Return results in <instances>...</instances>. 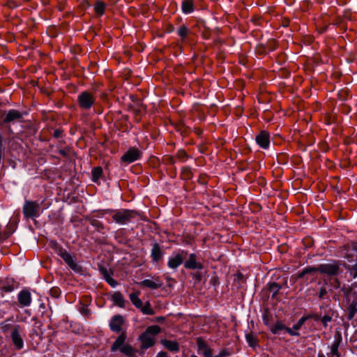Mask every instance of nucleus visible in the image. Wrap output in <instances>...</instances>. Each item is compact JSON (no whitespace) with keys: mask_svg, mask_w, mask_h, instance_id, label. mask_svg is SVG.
<instances>
[{"mask_svg":"<svg viewBox=\"0 0 357 357\" xmlns=\"http://www.w3.org/2000/svg\"><path fill=\"white\" fill-rule=\"evenodd\" d=\"M305 320H306V318H305V317H301V318L298 320V321L296 324H294V325L293 326V329H294V331H298V330H299V329L301 328V326L303 325V324H304V322L305 321Z\"/></svg>","mask_w":357,"mask_h":357,"instance_id":"33","label":"nucleus"},{"mask_svg":"<svg viewBox=\"0 0 357 357\" xmlns=\"http://www.w3.org/2000/svg\"><path fill=\"white\" fill-rule=\"evenodd\" d=\"M94 10L98 15H102L105 10V4L102 1H98L94 5Z\"/></svg>","mask_w":357,"mask_h":357,"instance_id":"27","label":"nucleus"},{"mask_svg":"<svg viewBox=\"0 0 357 357\" xmlns=\"http://www.w3.org/2000/svg\"><path fill=\"white\" fill-rule=\"evenodd\" d=\"M331 317L330 316H328V315H326V316H324L322 318H321V322L322 324L326 326H327V324L328 322H330L331 321Z\"/></svg>","mask_w":357,"mask_h":357,"instance_id":"38","label":"nucleus"},{"mask_svg":"<svg viewBox=\"0 0 357 357\" xmlns=\"http://www.w3.org/2000/svg\"><path fill=\"white\" fill-rule=\"evenodd\" d=\"M139 296H140V291H139L131 293L129 295V298H130L131 303L133 304V305L135 307H137L138 309L139 307H141L142 305V301L139 298Z\"/></svg>","mask_w":357,"mask_h":357,"instance_id":"23","label":"nucleus"},{"mask_svg":"<svg viewBox=\"0 0 357 357\" xmlns=\"http://www.w3.org/2000/svg\"><path fill=\"white\" fill-rule=\"evenodd\" d=\"M0 326H1V330L3 333L7 332L10 328V325L8 324H6V323H1L0 324Z\"/></svg>","mask_w":357,"mask_h":357,"instance_id":"39","label":"nucleus"},{"mask_svg":"<svg viewBox=\"0 0 357 357\" xmlns=\"http://www.w3.org/2000/svg\"><path fill=\"white\" fill-rule=\"evenodd\" d=\"M319 266L317 267H307L304 268L301 272H300L298 275V278H303L305 274L319 272Z\"/></svg>","mask_w":357,"mask_h":357,"instance_id":"28","label":"nucleus"},{"mask_svg":"<svg viewBox=\"0 0 357 357\" xmlns=\"http://www.w3.org/2000/svg\"><path fill=\"white\" fill-rule=\"evenodd\" d=\"M179 159H185L187 157L186 153L183 150H179L176 154Z\"/></svg>","mask_w":357,"mask_h":357,"instance_id":"37","label":"nucleus"},{"mask_svg":"<svg viewBox=\"0 0 357 357\" xmlns=\"http://www.w3.org/2000/svg\"><path fill=\"white\" fill-rule=\"evenodd\" d=\"M181 10L184 14L192 13L195 10L194 0H183Z\"/></svg>","mask_w":357,"mask_h":357,"instance_id":"19","label":"nucleus"},{"mask_svg":"<svg viewBox=\"0 0 357 357\" xmlns=\"http://www.w3.org/2000/svg\"><path fill=\"white\" fill-rule=\"evenodd\" d=\"M4 289L6 291H12L13 290V288L10 286L4 287Z\"/></svg>","mask_w":357,"mask_h":357,"instance_id":"45","label":"nucleus"},{"mask_svg":"<svg viewBox=\"0 0 357 357\" xmlns=\"http://www.w3.org/2000/svg\"><path fill=\"white\" fill-rule=\"evenodd\" d=\"M257 144L262 149H267L270 144V134L266 130H262L255 137Z\"/></svg>","mask_w":357,"mask_h":357,"instance_id":"11","label":"nucleus"},{"mask_svg":"<svg viewBox=\"0 0 357 357\" xmlns=\"http://www.w3.org/2000/svg\"><path fill=\"white\" fill-rule=\"evenodd\" d=\"M56 252L59 256H60L63 261L68 265V266L75 271H79L80 270L79 266L73 260L71 255L65 249L61 247L56 248Z\"/></svg>","mask_w":357,"mask_h":357,"instance_id":"6","label":"nucleus"},{"mask_svg":"<svg viewBox=\"0 0 357 357\" xmlns=\"http://www.w3.org/2000/svg\"><path fill=\"white\" fill-rule=\"evenodd\" d=\"M202 352L204 357H215V356L213 355L212 349L209 347H207Z\"/></svg>","mask_w":357,"mask_h":357,"instance_id":"34","label":"nucleus"},{"mask_svg":"<svg viewBox=\"0 0 357 357\" xmlns=\"http://www.w3.org/2000/svg\"><path fill=\"white\" fill-rule=\"evenodd\" d=\"M191 357H198V356H197L195 355H192V356H191Z\"/></svg>","mask_w":357,"mask_h":357,"instance_id":"49","label":"nucleus"},{"mask_svg":"<svg viewBox=\"0 0 357 357\" xmlns=\"http://www.w3.org/2000/svg\"><path fill=\"white\" fill-rule=\"evenodd\" d=\"M77 100L81 108L84 109H89L94 104L96 98L90 93L84 91L78 96Z\"/></svg>","mask_w":357,"mask_h":357,"instance_id":"7","label":"nucleus"},{"mask_svg":"<svg viewBox=\"0 0 357 357\" xmlns=\"http://www.w3.org/2000/svg\"><path fill=\"white\" fill-rule=\"evenodd\" d=\"M155 357H167V354L164 351L159 352Z\"/></svg>","mask_w":357,"mask_h":357,"instance_id":"43","label":"nucleus"},{"mask_svg":"<svg viewBox=\"0 0 357 357\" xmlns=\"http://www.w3.org/2000/svg\"><path fill=\"white\" fill-rule=\"evenodd\" d=\"M107 282L109 283V284L110 286H112V287H116V284H117V282H116L114 279H112V278H108V279L107 280Z\"/></svg>","mask_w":357,"mask_h":357,"instance_id":"42","label":"nucleus"},{"mask_svg":"<svg viewBox=\"0 0 357 357\" xmlns=\"http://www.w3.org/2000/svg\"><path fill=\"white\" fill-rule=\"evenodd\" d=\"M165 318L164 317H156V320L158 321H160L161 322V321H165Z\"/></svg>","mask_w":357,"mask_h":357,"instance_id":"46","label":"nucleus"},{"mask_svg":"<svg viewBox=\"0 0 357 357\" xmlns=\"http://www.w3.org/2000/svg\"><path fill=\"white\" fill-rule=\"evenodd\" d=\"M348 319H351L357 312V302L353 301L349 306Z\"/></svg>","mask_w":357,"mask_h":357,"instance_id":"30","label":"nucleus"},{"mask_svg":"<svg viewBox=\"0 0 357 357\" xmlns=\"http://www.w3.org/2000/svg\"><path fill=\"white\" fill-rule=\"evenodd\" d=\"M197 344L199 350L204 351L207 347H208L205 341L201 337L197 339Z\"/></svg>","mask_w":357,"mask_h":357,"instance_id":"32","label":"nucleus"},{"mask_svg":"<svg viewBox=\"0 0 357 357\" xmlns=\"http://www.w3.org/2000/svg\"><path fill=\"white\" fill-rule=\"evenodd\" d=\"M285 328L286 326L281 321H277L270 330L272 333L277 334L280 331L285 330Z\"/></svg>","mask_w":357,"mask_h":357,"instance_id":"29","label":"nucleus"},{"mask_svg":"<svg viewBox=\"0 0 357 357\" xmlns=\"http://www.w3.org/2000/svg\"><path fill=\"white\" fill-rule=\"evenodd\" d=\"M112 300L116 305H117L120 307H122V308L125 307L126 301L121 292H119V291L115 292L112 295Z\"/></svg>","mask_w":357,"mask_h":357,"instance_id":"21","label":"nucleus"},{"mask_svg":"<svg viewBox=\"0 0 357 357\" xmlns=\"http://www.w3.org/2000/svg\"><path fill=\"white\" fill-rule=\"evenodd\" d=\"M126 333L125 331L121 332L111 346V351L116 352L119 351L126 356L134 357L136 354V350L132 346L126 343Z\"/></svg>","mask_w":357,"mask_h":357,"instance_id":"1","label":"nucleus"},{"mask_svg":"<svg viewBox=\"0 0 357 357\" xmlns=\"http://www.w3.org/2000/svg\"><path fill=\"white\" fill-rule=\"evenodd\" d=\"M285 331L290 335H292V336H298L299 335V333L298 332H296L294 331L293 328H288V327H286L285 328Z\"/></svg>","mask_w":357,"mask_h":357,"instance_id":"40","label":"nucleus"},{"mask_svg":"<svg viewBox=\"0 0 357 357\" xmlns=\"http://www.w3.org/2000/svg\"><path fill=\"white\" fill-rule=\"evenodd\" d=\"M182 174L183 176H185L187 178H188L191 176L190 170L188 168H183L182 170Z\"/></svg>","mask_w":357,"mask_h":357,"instance_id":"41","label":"nucleus"},{"mask_svg":"<svg viewBox=\"0 0 357 357\" xmlns=\"http://www.w3.org/2000/svg\"><path fill=\"white\" fill-rule=\"evenodd\" d=\"M137 284L141 287H145L151 289H157L162 286L163 282L157 277L153 279H145Z\"/></svg>","mask_w":357,"mask_h":357,"instance_id":"13","label":"nucleus"},{"mask_svg":"<svg viewBox=\"0 0 357 357\" xmlns=\"http://www.w3.org/2000/svg\"><path fill=\"white\" fill-rule=\"evenodd\" d=\"M340 262L333 261L331 263L319 265V272L328 276L337 275L340 271Z\"/></svg>","mask_w":357,"mask_h":357,"instance_id":"5","label":"nucleus"},{"mask_svg":"<svg viewBox=\"0 0 357 357\" xmlns=\"http://www.w3.org/2000/svg\"><path fill=\"white\" fill-rule=\"evenodd\" d=\"M230 356V352L227 349H224L219 352L215 357H226Z\"/></svg>","mask_w":357,"mask_h":357,"instance_id":"35","label":"nucleus"},{"mask_svg":"<svg viewBox=\"0 0 357 357\" xmlns=\"http://www.w3.org/2000/svg\"><path fill=\"white\" fill-rule=\"evenodd\" d=\"M123 324L124 319L123 316L120 314L114 315L112 317L109 322L110 330L116 333L121 332Z\"/></svg>","mask_w":357,"mask_h":357,"instance_id":"12","label":"nucleus"},{"mask_svg":"<svg viewBox=\"0 0 357 357\" xmlns=\"http://www.w3.org/2000/svg\"><path fill=\"white\" fill-rule=\"evenodd\" d=\"M340 252L349 261H352L354 257L357 255V246L354 243L348 244L344 245Z\"/></svg>","mask_w":357,"mask_h":357,"instance_id":"10","label":"nucleus"},{"mask_svg":"<svg viewBox=\"0 0 357 357\" xmlns=\"http://www.w3.org/2000/svg\"><path fill=\"white\" fill-rule=\"evenodd\" d=\"M107 212H113V220L119 225H126L135 218L137 213L135 211L128 209H121L116 211L106 210Z\"/></svg>","mask_w":357,"mask_h":357,"instance_id":"3","label":"nucleus"},{"mask_svg":"<svg viewBox=\"0 0 357 357\" xmlns=\"http://www.w3.org/2000/svg\"><path fill=\"white\" fill-rule=\"evenodd\" d=\"M245 340L250 347L253 349L259 347V340L257 335L254 334L252 332L247 333L245 335Z\"/></svg>","mask_w":357,"mask_h":357,"instance_id":"18","label":"nucleus"},{"mask_svg":"<svg viewBox=\"0 0 357 357\" xmlns=\"http://www.w3.org/2000/svg\"><path fill=\"white\" fill-rule=\"evenodd\" d=\"M161 328L159 326L154 325L149 326L146 331L139 336L143 349H149L155 344V336L160 333Z\"/></svg>","mask_w":357,"mask_h":357,"instance_id":"2","label":"nucleus"},{"mask_svg":"<svg viewBox=\"0 0 357 357\" xmlns=\"http://www.w3.org/2000/svg\"><path fill=\"white\" fill-rule=\"evenodd\" d=\"M161 344L170 351H178L179 344L177 342L169 340H162Z\"/></svg>","mask_w":357,"mask_h":357,"instance_id":"20","label":"nucleus"},{"mask_svg":"<svg viewBox=\"0 0 357 357\" xmlns=\"http://www.w3.org/2000/svg\"><path fill=\"white\" fill-rule=\"evenodd\" d=\"M184 266L188 269H202V264L197 261V256L192 253L189 256V259L184 263Z\"/></svg>","mask_w":357,"mask_h":357,"instance_id":"15","label":"nucleus"},{"mask_svg":"<svg viewBox=\"0 0 357 357\" xmlns=\"http://www.w3.org/2000/svg\"><path fill=\"white\" fill-rule=\"evenodd\" d=\"M326 294V291L325 289H321L319 291V297L322 298L324 295Z\"/></svg>","mask_w":357,"mask_h":357,"instance_id":"44","label":"nucleus"},{"mask_svg":"<svg viewBox=\"0 0 357 357\" xmlns=\"http://www.w3.org/2000/svg\"><path fill=\"white\" fill-rule=\"evenodd\" d=\"M23 215L26 218H33L40 215V204L37 202L26 200L23 208Z\"/></svg>","mask_w":357,"mask_h":357,"instance_id":"4","label":"nucleus"},{"mask_svg":"<svg viewBox=\"0 0 357 357\" xmlns=\"http://www.w3.org/2000/svg\"><path fill=\"white\" fill-rule=\"evenodd\" d=\"M189 32V29L185 25H182L178 27L177 30L178 35L180 36L181 39H184L186 38Z\"/></svg>","mask_w":357,"mask_h":357,"instance_id":"31","label":"nucleus"},{"mask_svg":"<svg viewBox=\"0 0 357 357\" xmlns=\"http://www.w3.org/2000/svg\"><path fill=\"white\" fill-rule=\"evenodd\" d=\"M317 357H325V356L323 354H319Z\"/></svg>","mask_w":357,"mask_h":357,"instance_id":"47","label":"nucleus"},{"mask_svg":"<svg viewBox=\"0 0 357 357\" xmlns=\"http://www.w3.org/2000/svg\"><path fill=\"white\" fill-rule=\"evenodd\" d=\"M183 257L181 254L176 253L169 258L167 266L172 269L177 268L183 263Z\"/></svg>","mask_w":357,"mask_h":357,"instance_id":"17","label":"nucleus"},{"mask_svg":"<svg viewBox=\"0 0 357 357\" xmlns=\"http://www.w3.org/2000/svg\"><path fill=\"white\" fill-rule=\"evenodd\" d=\"M162 251L160 246L158 243H154L153 248L151 249V256L152 257L153 261H158L162 257Z\"/></svg>","mask_w":357,"mask_h":357,"instance_id":"22","label":"nucleus"},{"mask_svg":"<svg viewBox=\"0 0 357 357\" xmlns=\"http://www.w3.org/2000/svg\"><path fill=\"white\" fill-rule=\"evenodd\" d=\"M102 174V169L100 167H94L92 169V181L95 183L98 182Z\"/></svg>","mask_w":357,"mask_h":357,"instance_id":"25","label":"nucleus"},{"mask_svg":"<svg viewBox=\"0 0 357 357\" xmlns=\"http://www.w3.org/2000/svg\"><path fill=\"white\" fill-rule=\"evenodd\" d=\"M280 287L275 282H273L270 286V290L274 291V293H277Z\"/></svg>","mask_w":357,"mask_h":357,"instance_id":"36","label":"nucleus"},{"mask_svg":"<svg viewBox=\"0 0 357 357\" xmlns=\"http://www.w3.org/2000/svg\"><path fill=\"white\" fill-rule=\"evenodd\" d=\"M17 300L22 307L29 306L32 301L30 291L27 289L20 291L17 295Z\"/></svg>","mask_w":357,"mask_h":357,"instance_id":"14","label":"nucleus"},{"mask_svg":"<svg viewBox=\"0 0 357 357\" xmlns=\"http://www.w3.org/2000/svg\"><path fill=\"white\" fill-rule=\"evenodd\" d=\"M144 314L153 315L154 310L151 308L150 303L148 301L144 305H142V307L139 308Z\"/></svg>","mask_w":357,"mask_h":357,"instance_id":"26","label":"nucleus"},{"mask_svg":"<svg viewBox=\"0 0 357 357\" xmlns=\"http://www.w3.org/2000/svg\"><path fill=\"white\" fill-rule=\"evenodd\" d=\"M21 326L20 325H15L11 332L10 337L12 342L15 347L20 350L24 347V341L20 335Z\"/></svg>","mask_w":357,"mask_h":357,"instance_id":"9","label":"nucleus"},{"mask_svg":"<svg viewBox=\"0 0 357 357\" xmlns=\"http://www.w3.org/2000/svg\"><path fill=\"white\" fill-rule=\"evenodd\" d=\"M141 156V152L137 148H130L121 158V161L126 164L137 160Z\"/></svg>","mask_w":357,"mask_h":357,"instance_id":"8","label":"nucleus"},{"mask_svg":"<svg viewBox=\"0 0 357 357\" xmlns=\"http://www.w3.org/2000/svg\"><path fill=\"white\" fill-rule=\"evenodd\" d=\"M23 114L18 110L16 109H10L6 114L3 123H10L14 121H20L22 119Z\"/></svg>","mask_w":357,"mask_h":357,"instance_id":"16","label":"nucleus"},{"mask_svg":"<svg viewBox=\"0 0 357 357\" xmlns=\"http://www.w3.org/2000/svg\"><path fill=\"white\" fill-rule=\"evenodd\" d=\"M340 341L341 337L335 339L331 347V354L336 357H340V355L338 352Z\"/></svg>","mask_w":357,"mask_h":357,"instance_id":"24","label":"nucleus"},{"mask_svg":"<svg viewBox=\"0 0 357 357\" xmlns=\"http://www.w3.org/2000/svg\"><path fill=\"white\" fill-rule=\"evenodd\" d=\"M61 154L65 155V152L63 151H60Z\"/></svg>","mask_w":357,"mask_h":357,"instance_id":"48","label":"nucleus"}]
</instances>
